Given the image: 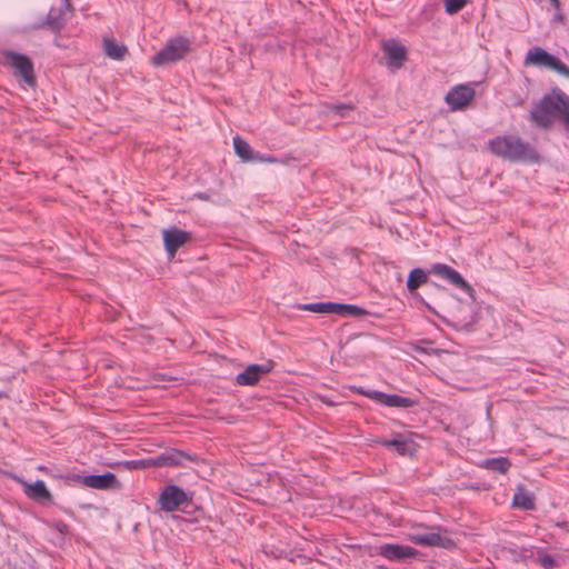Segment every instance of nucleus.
Returning <instances> with one entry per match:
<instances>
[{"label": "nucleus", "instance_id": "nucleus-9", "mask_svg": "<svg viewBox=\"0 0 569 569\" xmlns=\"http://www.w3.org/2000/svg\"><path fill=\"white\" fill-rule=\"evenodd\" d=\"M70 480L80 483L84 487L98 489V490H109V489H119L121 487L119 480L112 472H107L104 475H91V476H72Z\"/></svg>", "mask_w": 569, "mask_h": 569}, {"label": "nucleus", "instance_id": "nucleus-4", "mask_svg": "<svg viewBox=\"0 0 569 569\" xmlns=\"http://www.w3.org/2000/svg\"><path fill=\"white\" fill-rule=\"evenodd\" d=\"M190 51V41L183 37L170 39L166 46L156 53L150 62L154 67H162L182 60Z\"/></svg>", "mask_w": 569, "mask_h": 569}, {"label": "nucleus", "instance_id": "nucleus-25", "mask_svg": "<svg viewBox=\"0 0 569 569\" xmlns=\"http://www.w3.org/2000/svg\"><path fill=\"white\" fill-rule=\"evenodd\" d=\"M467 2V0H445V8L449 14H455L462 10Z\"/></svg>", "mask_w": 569, "mask_h": 569}, {"label": "nucleus", "instance_id": "nucleus-11", "mask_svg": "<svg viewBox=\"0 0 569 569\" xmlns=\"http://www.w3.org/2000/svg\"><path fill=\"white\" fill-rule=\"evenodd\" d=\"M430 273L447 280L467 295L471 296L475 291L473 288L463 279V277L448 264L435 263L430 268Z\"/></svg>", "mask_w": 569, "mask_h": 569}, {"label": "nucleus", "instance_id": "nucleus-16", "mask_svg": "<svg viewBox=\"0 0 569 569\" xmlns=\"http://www.w3.org/2000/svg\"><path fill=\"white\" fill-rule=\"evenodd\" d=\"M387 58V64L390 68H400L406 59V49L395 40H388L382 46Z\"/></svg>", "mask_w": 569, "mask_h": 569}, {"label": "nucleus", "instance_id": "nucleus-19", "mask_svg": "<svg viewBox=\"0 0 569 569\" xmlns=\"http://www.w3.org/2000/svg\"><path fill=\"white\" fill-rule=\"evenodd\" d=\"M103 51L113 60H123L128 54V48L111 38L103 39Z\"/></svg>", "mask_w": 569, "mask_h": 569}, {"label": "nucleus", "instance_id": "nucleus-31", "mask_svg": "<svg viewBox=\"0 0 569 569\" xmlns=\"http://www.w3.org/2000/svg\"><path fill=\"white\" fill-rule=\"evenodd\" d=\"M262 160H263V161H267V162H274V160H273V159H271V158H266V159H262Z\"/></svg>", "mask_w": 569, "mask_h": 569}, {"label": "nucleus", "instance_id": "nucleus-20", "mask_svg": "<svg viewBox=\"0 0 569 569\" xmlns=\"http://www.w3.org/2000/svg\"><path fill=\"white\" fill-rule=\"evenodd\" d=\"M512 505L523 510H533L536 508L535 496L527 489L519 487L513 496Z\"/></svg>", "mask_w": 569, "mask_h": 569}, {"label": "nucleus", "instance_id": "nucleus-22", "mask_svg": "<svg viewBox=\"0 0 569 569\" xmlns=\"http://www.w3.org/2000/svg\"><path fill=\"white\" fill-rule=\"evenodd\" d=\"M233 148L237 156L244 162L253 160L252 150L249 143L241 137L233 138Z\"/></svg>", "mask_w": 569, "mask_h": 569}, {"label": "nucleus", "instance_id": "nucleus-18", "mask_svg": "<svg viewBox=\"0 0 569 569\" xmlns=\"http://www.w3.org/2000/svg\"><path fill=\"white\" fill-rule=\"evenodd\" d=\"M269 370L267 366L251 365L237 376L236 381L240 386H253L259 381L260 377Z\"/></svg>", "mask_w": 569, "mask_h": 569}, {"label": "nucleus", "instance_id": "nucleus-27", "mask_svg": "<svg viewBox=\"0 0 569 569\" xmlns=\"http://www.w3.org/2000/svg\"><path fill=\"white\" fill-rule=\"evenodd\" d=\"M54 13H56V11L53 9L49 12L48 18H47V23L53 30H59L62 26L61 19L59 17H57Z\"/></svg>", "mask_w": 569, "mask_h": 569}, {"label": "nucleus", "instance_id": "nucleus-5", "mask_svg": "<svg viewBox=\"0 0 569 569\" xmlns=\"http://www.w3.org/2000/svg\"><path fill=\"white\" fill-rule=\"evenodd\" d=\"M523 64L526 67L545 68L565 78H569V68L559 58L540 47H533L527 52Z\"/></svg>", "mask_w": 569, "mask_h": 569}, {"label": "nucleus", "instance_id": "nucleus-13", "mask_svg": "<svg viewBox=\"0 0 569 569\" xmlns=\"http://www.w3.org/2000/svg\"><path fill=\"white\" fill-rule=\"evenodd\" d=\"M164 248L169 254L170 258H173L176 256V252L180 247L186 244L190 239L191 236L189 232L172 228L168 230L162 231Z\"/></svg>", "mask_w": 569, "mask_h": 569}, {"label": "nucleus", "instance_id": "nucleus-17", "mask_svg": "<svg viewBox=\"0 0 569 569\" xmlns=\"http://www.w3.org/2000/svg\"><path fill=\"white\" fill-rule=\"evenodd\" d=\"M369 399L380 405L396 408H409L415 403L410 398L401 397L398 395H388L381 391L370 393Z\"/></svg>", "mask_w": 569, "mask_h": 569}, {"label": "nucleus", "instance_id": "nucleus-21", "mask_svg": "<svg viewBox=\"0 0 569 569\" xmlns=\"http://www.w3.org/2000/svg\"><path fill=\"white\" fill-rule=\"evenodd\" d=\"M428 273L421 269L416 268L410 271L407 280V288L410 292H415L419 287L427 283Z\"/></svg>", "mask_w": 569, "mask_h": 569}, {"label": "nucleus", "instance_id": "nucleus-24", "mask_svg": "<svg viewBox=\"0 0 569 569\" xmlns=\"http://www.w3.org/2000/svg\"><path fill=\"white\" fill-rule=\"evenodd\" d=\"M184 459H186V456L182 452H178V451L163 455L159 458L160 465H166V466L181 465Z\"/></svg>", "mask_w": 569, "mask_h": 569}, {"label": "nucleus", "instance_id": "nucleus-26", "mask_svg": "<svg viewBox=\"0 0 569 569\" xmlns=\"http://www.w3.org/2000/svg\"><path fill=\"white\" fill-rule=\"evenodd\" d=\"M537 561L545 569H555L557 567V561L550 555L540 556Z\"/></svg>", "mask_w": 569, "mask_h": 569}, {"label": "nucleus", "instance_id": "nucleus-28", "mask_svg": "<svg viewBox=\"0 0 569 569\" xmlns=\"http://www.w3.org/2000/svg\"><path fill=\"white\" fill-rule=\"evenodd\" d=\"M332 110L336 114L346 117L350 112L351 108L349 106H335L332 107Z\"/></svg>", "mask_w": 569, "mask_h": 569}, {"label": "nucleus", "instance_id": "nucleus-14", "mask_svg": "<svg viewBox=\"0 0 569 569\" xmlns=\"http://www.w3.org/2000/svg\"><path fill=\"white\" fill-rule=\"evenodd\" d=\"M416 435H399L392 440H382L380 443L386 448H393L402 456H413L418 451V443L415 441Z\"/></svg>", "mask_w": 569, "mask_h": 569}, {"label": "nucleus", "instance_id": "nucleus-8", "mask_svg": "<svg viewBox=\"0 0 569 569\" xmlns=\"http://www.w3.org/2000/svg\"><path fill=\"white\" fill-rule=\"evenodd\" d=\"M164 511H176L189 502L187 492L178 486L170 485L163 488L158 500Z\"/></svg>", "mask_w": 569, "mask_h": 569}, {"label": "nucleus", "instance_id": "nucleus-29", "mask_svg": "<svg viewBox=\"0 0 569 569\" xmlns=\"http://www.w3.org/2000/svg\"><path fill=\"white\" fill-rule=\"evenodd\" d=\"M353 390H355L357 393L362 395V396H365V397H367V398H369V395H370V393L377 392L376 390H365V389H362V388H356V387L353 388Z\"/></svg>", "mask_w": 569, "mask_h": 569}, {"label": "nucleus", "instance_id": "nucleus-12", "mask_svg": "<svg viewBox=\"0 0 569 569\" xmlns=\"http://www.w3.org/2000/svg\"><path fill=\"white\" fill-rule=\"evenodd\" d=\"M378 555L390 561H402L409 558H416L418 551L410 546L385 543L378 547Z\"/></svg>", "mask_w": 569, "mask_h": 569}, {"label": "nucleus", "instance_id": "nucleus-30", "mask_svg": "<svg viewBox=\"0 0 569 569\" xmlns=\"http://www.w3.org/2000/svg\"><path fill=\"white\" fill-rule=\"evenodd\" d=\"M550 2H551L556 8H558V7H559V1H558V0H550Z\"/></svg>", "mask_w": 569, "mask_h": 569}, {"label": "nucleus", "instance_id": "nucleus-23", "mask_svg": "<svg viewBox=\"0 0 569 569\" xmlns=\"http://www.w3.org/2000/svg\"><path fill=\"white\" fill-rule=\"evenodd\" d=\"M511 463L507 458L500 457L495 459H489L485 461V467L487 469L500 472V473H507Z\"/></svg>", "mask_w": 569, "mask_h": 569}, {"label": "nucleus", "instance_id": "nucleus-6", "mask_svg": "<svg viewBox=\"0 0 569 569\" xmlns=\"http://www.w3.org/2000/svg\"><path fill=\"white\" fill-rule=\"evenodd\" d=\"M297 309L321 315H336L341 318H360L367 316L366 310L357 306L336 302L298 305Z\"/></svg>", "mask_w": 569, "mask_h": 569}, {"label": "nucleus", "instance_id": "nucleus-15", "mask_svg": "<svg viewBox=\"0 0 569 569\" xmlns=\"http://www.w3.org/2000/svg\"><path fill=\"white\" fill-rule=\"evenodd\" d=\"M19 482L28 498L43 503L52 502V495L47 488L44 481L38 480L36 482H28L24 480H19Z\"/></svg>", "mask_w": 569, "mask_h": 569}, {"label": "nucleus", "instance_id": "nucleus-1", "mask_svg": "<svg viewBox=\"0 0 569 569\" xmlns=\"http://www.w3.org/2000/svg\"><path fill=\"white\" fill-rule=\"evenodd\" d=\"M556 118L569 130V96L559 88L545 94L529 113V120L542 129L551 128Z\"/></svg>", "mask_w": 569, "mask_h": 569}, {"label": "nucleus", "instance_id": "nucleus-10", "mask_svg": "<svg viewBox=\"0 0 569 569\" xmlns=\"http://www.w3.org/2000/svg\"><path fill=\"white\" fill-rule=\"evenodd\" d=\"M7 58L14 70V76L19 77L27 86L33 87L36 84V77L31 60L23 54L14 52H9Z\"/></svg>", "mask_w": 569, "mask_h": 569}, {"label": "nucleus", "instance_id": "nucleus-7", "mask_svg": "<svg viewBox=\"0 0 569 569\" xmlns=\"http://www.w3.org/2000/svg\"><path fill=\"white\" fill-rule=\"evenodd\" d=\"M476 97V91L471 84H458L452 87L445 97L446 103L451 111L467 109Z\"/></svg>", "mask_w": 569, "mask_h": 569}, {"label": "nucleus", "instance_id": "nucleus-2", "mask_svg": "<svg viewBox=\"0 0 569 569\" xmlns=\"http://www.w3.org/2000/svg\"><path fill=\"white\" fill-rule=\"evenodd\" d=\"M492 154L512 162H535L536 150L521 138L512 134L498 136L488 142Z\"/></svg>", "mask_w": 569, "mask_h": 569}, {"label": "nucleus", "instance_id": "nucleus-3", "mask_svg": "<svg viewBox=\"0 0 569 569\" xmlns=\"http://www.w3.org/2000/svg\"><path fill=\"white\" fill-rule=\"evenodd\" d=\"M407 539L415 545L423 547H440L449 549L455 546L453 541L449 537L442 535V529L440 527L430 528L422 523L412 525L407 533Z\"/></svg>", "mask_w": 569, "mask_h": 569}]
</instances>
